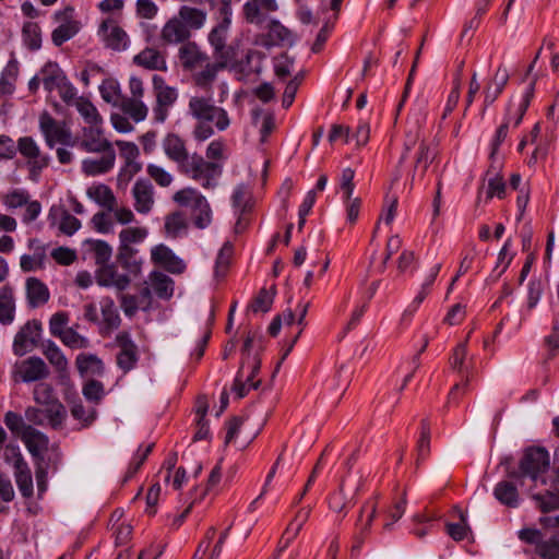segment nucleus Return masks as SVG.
<instances>
[{
    "label": "nucleus",
    "mask_w": 559,
    "mask_h": 559,
    "mask_svg": "<svg viewBox=\"0 0 559 559\" xmlns=\"http://www.w3.org/2000/svg\"><path fill=\"white\" fill-rule=\"evenodd\" d=\"M116 345L119 347V353L117 354V365L124 372L133 369L138 362V346L131 340V336L128 332L122 331L116 335Z\"/></svg>",
    "instance_id": "obj_18"
},
{
    "label": "nucleus",
    "mask_w": 559,
    "mask_h": 559,
    "mask_svg": "<svg viewBox=\"0 0 559 559\" xmlns=\"http://www.w3.org/2000/svg\"><path fill=\"white\" fill-rule=\"evenodd\" d=\"M455 512L459 514L460 523H448L445 525L447 533L456 542L463 540L468 532L469 527L467 525L466 514L459 508H455Z\"/></svg>",
    "instance_id": "obj_52"
},
{
    "label": "nucleus",
    "mask_w": 559,
    "mask_h": 559,
    "mask_svg": "<svg viewBox=\"0 0 559 559\" xmlns=\"http://www.w3.org/2000/svg\"><path fill=\"white\" fill-rule=\"evenodd\" d=\"M45 249L40 248L34 254H23L20 259V266L24 272H32L44 267Z\"/></svg>",
    "instance_id": "obj_54"
},
{
    "label": "nucleus",
    "mask_w": 559,
    "mask_h": 559,
    "mask_svg": "<svg viewBox=\"0 0 559 559\" xmlns=\"http://www.w3.org/2000/svg\"><path fill=\"white\" fill-rule=\"evenodd\" d=\"M99 34L105 46L112 50L122 51L129 46V36L112 20L104 21L100 24Z\"/></svg>",
    "instance_id": "obj_22"
},
{
    "label": "nucleus",
    "mask_w": 559,
    "mask_h": 559,
    "mask_svg": "<svg viewBox=\"0 0 559 559\" xmlns=\"http://www.w3.org/2000/svg\"><path fill=\"white\" fill-rule=\"evenodd\" d=\"M67 418V409L61 402L44 404L41 406H28L25 409V419L37 426H48L60 429Z\"/></svg>",
    "instance_id": "obj_8"
},
{
    "label": "nucleus",
    "mask_w": 559,
    "mask_h": 559,
    "mask_svg": "<svg viewBox=\"0 0 559 559\" xmlns=\"http://www.w3.org/2000/svg\"><path fill=\"white\" fill-rule=\"evenodd\" d=\"M420 138L421 135L418 127H416L414 130H411L406 134L404 153L400 158V164L403 163L406 158V153L419 142L418 150L414 157V176L418 174L420 177H423L426 174L429 165L435 159L437 152L432 144L420 140Z\"/></svg>",
    "instance_id": "obj_7"
},
{
    "label": "nucleus",
    "mask_w": 559,
    "mask_h": 559,
    "mask_svg": "<svg viewBox=\"0 0 559 559\" xmlns=\"http://www.w3.org/2000/svg\"><path fill=\"white\" fill-rule=\"evenodd\" d=\"M233 251L234 249L230 242H225L221 248L215 264V274L217 276H224L226 274V271L230 264Z\"/></svg>",
    "instance_id": "obj_61"
},
{
    "label": "nucleus",
    "mask_w": 559,
    "mask_h": 559,
    "mask_svg": "<svg viewBox=\"0 0 559 559\" xmlns=\"http://www.w3.org/2000/svg\"><path fill=\"white\" fill-rule=\"evenodd\" d=\"M16 486L24 498H31L34 493L33 477L28 465L14 471Z\"/></svg>",
    "instance_id": "obj_48"
},
{
    "label": "nucleus",
    "mask_w": 559,
    "mask_h": 559,
    "mask_svg": "<svg viewBox=\"0 0 559 559\" xmlns=\"http://www.w3.org/2000/svg\"><path fill=\"white\" fill-rule=\"evenodd\" d=\"M17 152L26 162L29 179L37 181L43 170L49 166L50 156L41 152L36 140L28 135L17 140Z\"/></svg>",
    "instance_id": "obj_6"
},
{
    "label": "nucleus",
    "mask_w": 559,
    "mask_h": 559,
    "mask_svg": "<svg viewBox=\"0 0 559 559\" xmlns=\"http://www.w3.org/2000/svg\"><path fill=\"white\" fill-rule=\"evenodd\" d=\"M535 79L530 83L527 92L520 97H512L507 106L504 120L513 127H518L527 110L533 95Z\"/></svg>",
    "instance_id": "obj_26"
},
{
    "label": "nucleus",
    "mask_w": 559,
    "mask_h": 559,
    "mask_svg": "<svg viewBox=\"0 0 559 559\" xmlns=\"http://www.w3.org/2000/svg\"><path fill=\"white\" fill-rule=\"evenodd\" d=\"M86 195L100 207L109 211L117 203V198L111 188L105 183H93L86 189Z\"/></svg>",
    "instance_id": "obj_33"
},
{
    "label": "nucleus",
    "mask_w": 559,
    "mask_h": 559,
    "mask_svg": "<svg viewBox=\"0 0 559 559\" xmlns=\"http://www.w3.org/2000/svg\"><path fill=\"white\" fill-rule=\"evenodd\" d=\"M549 453L544 448H528L520 461L521 477H530L537 480L549 467Z\"/></svg>",
    "instance_id": "obj_13"
},
{
    "label": "nucleus",
    "mask_w": 559,
    "mask_h": 559,
    "mask_svg": "<svg viewBox=\"0 0 559 559\" xmlns=\"http://www.w3.org/2000/svg\"><path fill=\"white\" fill-rule=\"evenodd\" d=\"M496 499L504 506L515 508L519 504V493L516 487L507 480L498 483L493 489Z\"/></svg>",
    "instance_id": "obj_44"
},
{
    "label": "nucleus",
    "mask_w": 559,
    "mask_h": 559,
    "mask_svg": "<svg viewBox=\"0 0 559 559\" xmlns=\"http://www.w3.org/2000/svg\"><path fill=\"white\" fill-rule=\"evenodd\" d=\"M228 34L229 31L225 28H212L207 36L214 60L206 72L210 75L213 73L216 80L219 72L234 67L238 59V47L233 43L227 44Z\"/></svg>",
    "instance_id": "obj_3"
},
{
    "label": "nucleus",
    "mask_w": 559,
    "mask_h": 559,
    "mask_svg": "<svg viewBox=\"0 0 559 559\" xmlns=\"http://www.w3.org/2000/svg\"><path fill=\"white\" fill-rule=\"evenodd\" d=\"M191 36V32H189L177 14L169 19L160 31V39L168 45H183L190 41Z\"/></svg>",
    "instance_id": "obj_25"
},
{
    "label": "nucleus",
    "mask_w": 559,
    "mask_h": 559,
    "mask_svg": "<svg viewBox=\"0 0 559 559\" xmlns=\"http://www.w3.org/2000/svg\"><path fill=\"white\" fill-rule=\"evenodd\" d=\"M86 126L104 124V119L96 106L87 98L79 96L73 105Z\"/></svg>",
    "instance_id": "obj_41"
},
{
    "label": "nucleus",
    "mask_w": 559,
    "mask_h": 559,
    "mask_svg": "<svg viewBox=\"0 0 559 559\" xmlns=\"http://www.w3.org/2000/svg\"><path fill=\"white\" fill-rule=\"evenodd\" d=\"M19 74V66L16 61H10L0 76V97L11 95L15 88V82Z\"/></svg>",
    "instance_id": "obj_45"
},
{
    "label": "nucleus",
    "mask_w": 559,
    "mask_h": 559,
    "mask_svg": "<svg viewBox=\"0 0 559 559\" xmlns=\"http://www.w3.org/2000/svg\"><path fill=\"white\" fill-rule=\"evenodd\" d=\"M188 219L181 211L168 213L164 218V234L167 238L177 239L187 235Z\"/></svg>",
    "instance_id": "obj_31"
},
{
    "label": "nucleus",
    "mask_w": 559,
    "mask_h": 559,
    "mask_svg": "<svg viewBox=\"0 0 559 559\" xmlns=\"http://www.w3.org/2000/svg\"><path fill=\"white\" fill-rule=\"evenodd\" d=\"M71 146H78L86 153L112 148L111 142L105 136L104 124L84 126L78 136L72 138Z\"/></svg>",
    "instance_id": "obj_11"
},
{
    "label": "nucleus",
    "mask_w": 559,
    "mask_h": 559,
    "mask_svg": "<svg viewBox=\"0 0 559 559\" xmlns=\"http://www.w3.org/2000/svg\"><path fill=\"white\" fill-rule=\"evenodd\" d=\"M23 39L25 45L32 49L37 50L41 46V31L37 23L27 22L24 24L23 29Z\"/></svg>",
    "instance_id": "obj_51"
},
{
    "label": "nucleus",
    "mask_w": 559,
    "mask_h": 559,
    "mask_svg": "<svg viewBox=\"0 0 559 559\" xmlns=\"http://www.w3.org/2000/svg\"><path fill=\"white\" fill-rule=\"evenodd\" d=\"M102 154L97 158H85L82 160V171L86 176L103 175L111 170L116 162V153L114 148L105 150L104 152H96Z\"/></svg>",
    "instance_id": "obj_27"
},
{
    "label": "nucleus",
    "mask_w": 559,
    "mask_h": 559,
    "mask_svg": "<svg viewBox=\"0 0 559 559\" xmlns=\"http://www.w3.org/2000/svg\"><path fill=\"white\" fill-rule=\"evenodd\" d=\"M41 332V324L37 320H29L20 328L14 336L12 349L16 356L31 353L37 345Z\"/></svg>",
    "instance_id": "obj_16"
},
{
    "label": "nucleus",
    "mask_w": 559,
    "mask_h": 559,
    "mask_svg": "<svg viewBox=\"0 0 559 559\" xmlns=\"http://www.w3.org/2000/svg\"><path fill=\"white\" fill-rule=\"evenodd\" d=\"M138 249H118L117 261L129 276L136 277L142 272L143 260L138 257Z\"/></svg>",
    "instance_id": "obj_40"
},
{
    "label": "nucleus",
    "mask_w": 559,
    "mask_h": 559,
    "mask_svg": "<svg viewBox=\"0 0 559 559\" xmlns=\"http://www.w3.org/2000/svg\"><path fill=\"white\" fill-rule=\"evenodd\" d=\"M430 453V428L423 421L420 437L417 443V464L423 462Z\"/></svg>",
    "instance_id": "obj_64"
},
{
    "label": "nucleus",
    "mask_w": 559,
    "mask_h": 559,
    "mask_svg": "<svg viewBox=\"0 0 559 559\" xmlns=\"http://www.w3.org/2000/svg\"><path fill=\"white\" fill-rule=\"evenodd\" d=\"M133 62L147 70L166 71L167 62L164 55L155 48H145L134 56Z\"/></svg>",
    "instance_id": "obj_32"
},
{
    "label": "nucleus",
    "mask_w": 559,
    "mask_h": 559,
    "mask_svg": "<svg viewBox=\"0 0 559 559\" xmlns=\"http://www.w3.org/2000/svg\"><path fill=\"white\" fill-rule=\"evenodd\" d=\"M75 366L82 377L85 376H103L105 366L103 360L94 355L82 353L76 356Z\"/></svg>",
    "instance_id": "obj_36"
},
{
    "label": "nucleus",
    "mask_w": 559,
    "mask_h": 559,
    "mask_svg": "<svg viewBox=\"0 0 559 559\" xmlns=\"http://www.w3.org/2000/svg\"><path fill=\"white\" fill-rule=\"evenodd\" d=\"M95 280L99 286L114 287L119 292L127 289L131 283L130 276L120 273L117 265L110 262L96 269Z\"/></svg>",
    "instance_id": "obj_20"
},
{
    "label": "nucleus",
    "mask_w": 559,
    "mask_h": 559,
    "mask_svg": "<svg viewBox=\"0 0 559 559\" xmlns=\"http://www.w3.org/2000/svg\"><path fill=\"white\" fill-rule=\"evenodd\" d=\"M278 10L276 0H248L242 8L245 20L250 24L260 25L270 13Z\"/></svg>",
    "instance_id": "obj_21"
},
{
    "label": "nucleus",
    "mask_w": 559,
    "mask_h": 559,
    "mask_svg": "<svg viewBox=\"0 0 559 559\" xmlns=\"http://www.w3.org/2000/svg\"><path fill=\"white\" fill-rule=\"evenodd\" d=\"M146 173L150 178L153 179L156 185L162 188L169 187L174 181L173 175L168 173L164 167L156 164H148L146 166Z\"/></svg>",
    "instance_id": "obj_56"
},
{
    "label": "nucleus",
    "mask_w": 559,
    "mask_h": 559,
    "mask_svg": "<svg viewBox=\"0 0 559 559\" xmlns=\"http://www.w3.org/2000/svg\"><path fill=\"white\" fill-rule=\"evenodd\" d=\"M151 260L154 264L162 266L173 274H181L186 270L185 261L164 243L154 246L151 249Z\"/></svg>",
    "instance_id": "obj_19"
},
{
    "label": "nucleus",
    "mask_w": 559,
    "mask_h": 559,
    "mask_svg": "<svg viewBox=\"0 0 559 559\" xmlns=\"http://www.w3.org/2000/svg\"><path fill=\"white\" fill-rule=\"evenodd\" d=\"M467 356V342L460 343L453 350V354L450 358V366L453 370L463 373L464 371H468L465 367V359Z\"/></svg>",
    "instance_id": "obj_63"
},
{
    "label": "nucleus",
    "mask_w": 559,
    "mask_h": 559,
    "mask_svg": "<svg viewBox=\"0 0 559 559\" xmlns=\"http://www.w3.org/2000/svg\"><path fill=\"white\" fill-rule=\"evenodd\" d=\"M3 459L8 464L13 465L14 471L27 465L21 453L20 447L13 442L5 444L3 449Z\"/></svg>",
    "instance_id": "obj_60"
},
{
    "label": "nucleus",
    "mask_w": 559,
    "mask_h": 559,
    "mask_svg": "<svg viewBox=\"0 0 559 559\" xmlns=\"http://www.w3.org/2000/svg\"><path fill=\"white\" fill-rule=\"evenodd\" d=\"M162 147L167 158L177 164L178 169L191 156L186 141L176 133H167L162 141Z\"/></svg>",
    "instance_id": "obj_24"
},
{
    "label": "nucleus",
    "mask_w": 559,
    "mask_h": 559,
    "mask_svg": "<svg viewBox=\"0 0 559 559\" xmlns=\"http://www.w3.org/2000/svg\"><path fill=\"white\" fill-rule=\"evenodd\" d=\"M173 200L180 206L190 207V216L197 228L205 229L212 224V207L197 189L191 187L180 189L173 195Z\"/></svg>",
    "instance_id": "obj_4"
},
{
    "label": "nucleus",
    "mask_w": 559,
    "mask_h": 559,
    "mask_svg": "<svg viewBox=\"0 0 559 559\" xmlns=\"http://www.w3.org/2000/svg\"><path fill=\"white\" fill-rule=\"evenodd\" d=\"M179 171L199 182L202 188L213 189L223 174V164L207 160L202 155L193 153Z\"/></svg>",
    "instance_id": "obj_5"
},
{
    "label": "nucleus",
    "mask_w": 559,
    "mask_h": 559,
    "mask_svg": "<svg viewBox=\"0 0 559 559\" xmlns=\"http://www.w3.org/2000/svg\"><path fill=\"white\" fill-rule=\"evenodd\" d=\"M121 110L134 122L145 120L148 114V107L140 98H124L121 103Z\"/></svg>",
    "instance_id": "obj_46"
},
{
    "label": "nucleus",
    "mask_w": 559,
    "mask_h": 559,
    "mask_svg": "<svg viewBox=\"0 0 559 559\" xmlns=\"http://www.w3.org/2000/svg\"><path fill=\"white\" fill-rule=\"evenodd\" d=\"M53 20L59 23L58 27L51 33V40L57 47L73 38L81 29V23L74 19L72 7L56 11Z\"/></svg>",
    "instance_id": "obj_14"
},
{
    "label": "nucleus",
    "mask_w": 559,
    "mask_h": 559,
    "mask_svg": "<svg viewBox=\"0 0 559 559\" xmlns=\"http://www.w3.org/2000/svg\"><path fill=\"white\" fill-rule=\"evenodd\" d=\"M509 81V72L503 66H499L493 78L487 82L484 90L485 108L490 106L502 93Z\"/></svg>",
    "instance_id": "obj_28"
},
{
    "label": "nucleus",
    "mask_w": 559,
    "mask_h": 559,
    "mask_svg": "<svg viewBox=\"0 0 559 559\" xmlns=\"http://www.w3.org/2000/svg\"><path fill=\"white\" fill-rule=\"evenodd\" d=\"M59 338L66 346L73 349H82L90 346V341L85 336L79 334L73 328H69L64 331Z\"/></svg>",
    "instance_id": "obj_55"
},
{
    "label": "nucleus",
    "mask_w": 559,
    "mask_h": 559,
    "mask_svg": "<svg viewBox=\"0 0 559 559\" xmlns=\"http://www.w3.org/2000/svg\"><path fill=\"white\" fill-rule=\"evenodd\" d=\"M41 82L44 87L51 92L53 90H58L61 83L67 81V76L63 72L57 67V64H47L43 71Z\"/></svg>",
    "instance_id": "obj_47"
},
{
    "label": "nucleus",
    "mask_w": 559,
    "mask_h": 559,
    "mask_svg": "<svg viewBox=\"0 0 559 559\" xmlns=\"http://www.w3.org/2000/svg\"><path fill=\"white\" fill-rule=\"evenodd\" d=\"M260 367L261 360L258 356L248 357L241 362L231 388L238 399L246 396L250 389L259 388L260 380H254V378Z\"/></svg>",
    "instance_id": "obj_12"
},
{
    "label": "nucleus",
    "mask_w": 559,
    "mask_h": 559,
    "mask_svg": "<svg viewBox=\"0 0 559 559\" xmlns=\"http://www.w3.org/2000/svg\"><path fill=\"white\" fill-rule=\"evenodd\" d=\"M26 298L32 308H37L45 305L49 300L48 287L36 277H28L26 280Z\"/></svg>",
    "instance_id": "obj_34"
},
{
    "label": "nucleus",
    "mask_w": 559,
    "mask_h": 559,
    "mask_svg": "<svg viewBox=\"0 0 559 559\" xmlns=\"http://www.w3.org/2000/svg\"><path fill=\"white\" fill-rule=\"evenodd\" d=\"M28 201V192L22 189H14L3 197V204L11 210L22 207L27 204Z\"/></svg>",
    "instance_id": "obj_62"
},
{
    "label": "nucleus",
    "mask_w": 559,
    "mask_h": 559,
    "mask_svg": "<svg viewBox=\"0 0 559 559\" xmlns=\"http://www.w3.org/2000/svg\"><path fill=\"white\" fill-rule=\"evenodd\" d=\"M269 37L273 44H294L293 33L278 21H271L269 24Z\"/></svg>",
    "instance_id": "obj_49"
},
{
    "label": "nucleus",
    "mask_w": 559,
    "mask_h": 559,
    "mask_svg": "<svg viewBox=\"0 0 559 559\" xmlns=\"http://www.w3.org/2000/svg\"><path fill=\"white\" fill-rule=\"evenodd\" d=\"M242 418L240 417H234L231 418L227 425H226V436H225V444L228 445L230 443H234L239 449L246 448L248 444V440H238V435L240 432V428L242 426Z\"/></svg>",
    "instance_id": "obj_53"
},
{
    "label": "nucleus",
    "mask_w": 559,
    "mask_h": 559,
    "mask_svg": "<svg viewBox=\"0 0 559 559\" xmlns=\"http://www.w3.org/2000/svg\"><path fill=\"white\" fill-rule=\"evenodd\" d=\"M4 424L12 433L16 435L20 438L26 431V428H29L32 426L29 424H26L20 414L12 411L5 413Z\"/></svg>",
    "instance_id": "obj_59"
},
{
    "label": "nucleus",
    "mask_w": 559,
    "mask_h": 559,
    "mask_svg": "<svg viewBox=\"0 0 559 559\" xmlns=\"http://www.w3.org/2000/svg\"><path fill=\"white\" fill-rule=\"evenodd\" d=\"M91 225L94 230L99 234H111L114 233V219L107 212H97L91 218Z\"/></svg>",
    "instance_id": "obj_57"
},
{
    "label": "nucleus",
    "mask_w": 559,
    "mask_h": 559,
    "mask_svg": "<svg viewBox=\"0 0 559 559\" xmlns=\"http://www.w3.org/2000/svg\"><path fill=\"white\" fill-rule=\"evenodd\" d=\"M441 270V263H435L429 273L427 274L424 283L421 284V287L418 292V294L415 296L413 301L411 302L408 309L404 312L403 318L406 316H412L420 306V304L425 300V298L429 295L430 288L437 278L439 272Z\"/></svg>",
    "instance_id": "obj_38"
},
{
    "label": "nucleus",
    "mask_w": 559,
    "mask_h": 559,
    "mask_svg": "<svg viewBox=\"0 0 559 559\" xmlns=\"http://www.w3.org/2000/svg\"><path fill=\"white\" fill-rule=\"evenodd\" d=\"M536 552L543 559H559V535L538 543Z\"/></svg>",
    "instance_id": "obj_58"
},
{
    "label": "nucleus",
    "mask_w": 559,
    "mask_h": 559,
    "mask_svg": "<svg viewBox=\"0 0 559 559\" xmlns=\"http://www.w3.org/2000/svg\"><path fill=\"white\" fill-rule=\"evenodd\" d=\"M148 236V229L144 226H127L119 231L118 249H136L135 245L143 242Z\"/></svg>",
    "instance_id": "obj_35"
},
{
    "label": "nucleus",
    "mask_w": 559,
    "mask_h": 559,
    "mask_svg": "<svg viewBox=\"0 0 559 559\" xmlns=\"http://www.w3.org/2000/svg\"><path fill=\"white\" fill-rule=\"evenodd\" d=\"M133 207L138 214L147 215L155 205L154 187L148 179H138L132 189Z\"/></svg>",
    "instance_id": "obj_17"
},
{
    "label": "nucleus",
    "mask_w": 559,
    "mask_h": 559,
    "mask_svg": "<svg viewBox=\"0 0 559 559\" xmlns=\"http://www.w3.org/2000/svg\"><path fill=\"white\" fill-rule=\"evenodd\" d=\"M50 374L46 362L38 356H29L17 360L11 370V379L15 383L41 382Z\"/></svg>",
    "instance_id": "obj_9"
},
{
    "label": "nucleus",
    "mask_w": 559,
    "mask_h": 559,
    "mask_svg": "<svg viewBox=\"0 0 559 559\" xmlns=\"http://www.w3.org/2000/svg\"><path fill=\"white\" fill-rule=\"evenodd\" d=\"M150 283L153 292L162 299H169L174 295V281L162 272H152Z\"/></svg>",
    "instance_id": "obj_43"
},
{
    "label": "nucleus",
    "mask_w": 559,
    "mask_h": 559,
    "mask_svg": "<svg viewBox=\"0 0 559 559\" xmlns=\"http://www.w3.org/2000/svg\"><path fill=\"white\" fill-rule=\"evenodd\" d=\"M33 400L36 405H44L53 402H60L55 394V390L50 383L39 382L33 389Z\"/></svg>",
    "instance_id": "obj_50"
},
{
    "label": "nucleus",
    "mask_w": 559,
    "mask_h": 559,
    "mask_svg": "<svg viewBox=\"0 0 559 559\" xmlns=\"http://www.w3.org/2000/svg\"><path fill=\"white\" fill-rule=\"evenodd\" d=\"M153 90L155 95L153 118L157 123H163L168 117L170 107L178 98V92L175 87L167 85L159 75L153 76Z\"/></svg>",
    "instance_id": "obj_10"
},
{
    "label": "nucleus",
    "mask_w": 559,
    "mask_h": 559,
    "mask_svg": "<svg viewBox=\"0 0 559 559\" xmlns=\"http://www.w3.org/2000/svg\"><path fill=\"white\" fill-rule=\"evenodd\" d=\"M39 130L43 133L46 144L52 148L57 143L63 145L72 144L71 131L61 122L57 121L50 114L44 111L39 116Z\"/></svg>",
    "instance_id": "obj_15"
},
{
    "label": "nucleus",
    "mask_w": 559,
    "mask_h": 559,
    "mask_svg": "<svg viewBox=\"0 0 559 559\" xmlns=\"http://www.w3.org/2000/svg\"><path fill=\"white\" fill-rule=\"evenodd\" d=\"M21 440L24 442L26 449L34 457H41L49 447L48 437L33 426L26 428V431L22 435Z\"/></svg>",
    "instance_id": "obj_29"
},
{
    "label": "nucleus",
    "mask_w": 559,
    "mask_h": 559,
    "mask_svg": "<svg viewBox=\"0 0 559 559\" xmlns=\"http://www.w3.org/2000/svg\"><path fill=\"white\" fill-rule=\"evenodd\" d=\"M188 114L197 121L192 135L198 142H204L218 132L226 131L231 124L228 111L216 106L211 98L192 96L188 103Z\"/></svg>",
    "instance_id": "obj_1"
},
{
    "label": "nucleus",
    "mask_w": 559,
    "mask_h": 559,
    "mask_svg": "<svg viewBox=\"0 0 559 559\" xmlns=\"http://www.w3.org/2000/svg\"><path fill=\"white\" fill-rule=\"evenodd\" d=\"M178 58L185 71L191 73L194 86L210 92L216 82L213 73L207 74L211 63L210 56L194 41H187L178 50Z\"/></svg>",
    "instance_id": "obj_2"
},
{
    "label": "nucleus",
    "mask_w": 559,
    "mask_h": 559,
    "mask_svg": "<svg viewBox=\"0 0 559 559\" xmlns=\"http://www.w3.org/2000/svg\"><path fill=\"white\" fill-rule=\"evenodd\" d=\"M43 354L52 366L55 372L58 374L60 383H66L70 380L69 361L62 350L52 341L44 344Z\"/></svg>",
    "instance_id": "obj_23"
},
{
    "label": "nucleus",
    "mask_w": 559,
    "mask_h": 559,
    "mask_svg": "<svg viewBox=\"0 0 559 559\" xmlns=\"http://www.w3.org/2000/svg\"><path fill=\"white\" fill-rule=\"evenodd\" d=\"M177 15L191 33L192 31L202 28L205 25L207 17V14L204 10L189 5H182L179 9Z\"/></svg>",
    "instance_id": "obj_39"
},
{
    "label": "nucleus",
    "mask_w": 559,
    "mask_h": 559,
    "mask_svg": "<svg viewBox=\"0 0 559 559\" xmlns=\"http://www.w3.org/2000/svg\"><path fill=\"white\" fill-rule=\"evenodd\" d=\"M102 324L105 332L109 333L119 328L121 323L120 316L114 300L105 297L100 300Z\"/></svg>",
    "instance_id": "obj_42"
},
{
    "label": "nucleus",
    "mask_w": 559,
    "mask_h": 559,
    "mask_svg": "<svg viewBox=\"0 0 559 559\" xmlns=\"http://www.w3.org/2000/svg\"><path fill=\"white\" fill-rule=\"evenodd\" d=\"M85 252L94 260L97 267L106 265L112 257V247L102 239H86L83 242Z\"/></svg>",
    "instance_id": "obj_30"
},
{
    "label": "nucleus",
    "mask_w": 559,
    "mask_h": 559,
    "mask_svg": "<svg viewBox=\"0 0 559 559\" xmlns=\"http://www.w3.org/2000/svg\"><path fill=\"white\" fill-rule=\"evenodd\" d=\"M15 318V297L11 286L4 285L0 288V323L9 325Z\"/></svg>",
    "instance_id": "obj_37"
}]
</instances>
